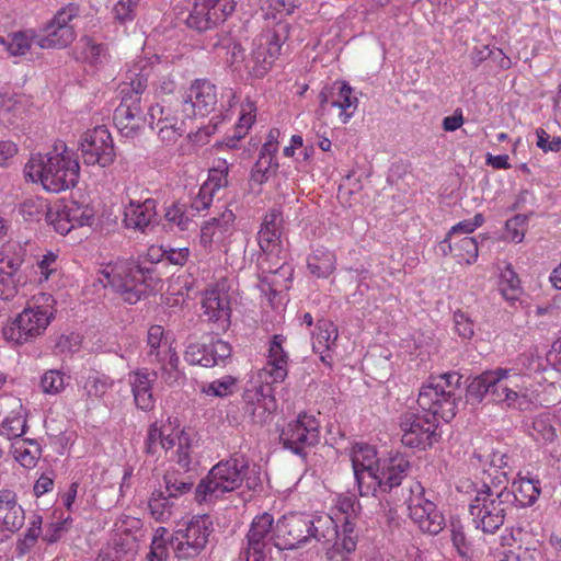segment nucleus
Masks as SVG:
<instances>
[{"label": "nucleus", "mask_w": 561, "mask_h": 561, "mask_svg": "<svg viewBox=\"0 0 561 561\" xmlns=\"http://www.w3.org/2000/svg\"><path fill=\"white\" fill-rule=\"evenodd\" d=\"M528 217L526 215H516L508 219L505 225L506 236L510 240L519 243L525 237Z\"/></svg>", "instance_id": "62"}, {"label": "nucleus", "mask_w": 561, "mask_h": 561, "mask_svg": "<svg viewBox=\"0 0 561 561\" xmlns=\"http://www.w3.org/2000/svg\"><path fill=\"white\" fill-rule=\"evenodd\" d=\"M179 362L176 352L154 362L161 365V379L169 386L179 385L183 379V374L179 369Z\"/></svg>", "instance_id": "53"}, {"label": "nucleus", "mask_w": 561, "mask_h": 561, "mask_svg": "<svg viewBox=\"0 0 561 561\" xmlns=\"http://www.w3.org/2000/svg\"><path fill=\"white\" fill-rule=\"evenodd\" d=\"M25 256L24 249L16 243H9L0 250V273L16 275Z\"/></svg>", "instance_id": "42"}, {"label": "nucleus", "mask_w": 561, "mask_h": 561, "mask_svg": "<svg viewBox=\"0 0 561 561\" xmlns=\"http://www.w3.org/2000/svg\"><path fill=\"white\" fill-rule=\"evenodd\" d=\"M157 202L152 198L130 201L124 210V221L128 228L144 231L156 219Z\"/></svg>", "instance_id": "28"}, {"label": "nucleus", "mask_w": 561, "mask_h": 561, "mask_svg": "<svg viewBox=\"0 0 561 561\" xmlns=\"http://www.w3.org/2000/svg\"><path fill=\"white\" fill-rule=\"evenodd\" d=\"M0 436L8 440L22 439L21 436L26 431V420L22 415H11L3 420L0 426Z\"/></svg>", "instance_id": "57"}, {"label": "nucleus", "mask_w": 561, "mask_h": 561, "mask_svg": "<svg viewBox=\"0 0 561 561\" xmlns=\"http://www.w3.org/2000/svg\"><path fill=\"white\" fill-rule=\"evenodd\" d=\"M78 58L98 67L106 59V48L102 44H96L91 37L82 36L78 43Z\"/></svg>", "instance_id": "45"}, {"label": "nucleus", "mask_w": 561, "mask_h": 561, "mask_svg": "<svg viewBox=\"0 0 561 561\" xmlns=\"http://www.w3.org/2000/svg\"><path fill=\"white\" fill-rule=\"evenodd\" d=\"M168 222L175 225L180 230L188 229L191 218L185 214L182 205L174 204L170 206L164 215Z\"/></svg>", "instance_id": "64"}, {"label": "nucleus", "mask_w": 561, "mask_h": 561, "mask_svg": "<svg viewBox=\"0 0 561 561\" xmlns=\"http://www.w3.org/2000/svg\"><path fill=\"white\" fill-rule=\"evenodd\" d=\"M337 336V328L333 322L325 319L317 322L316 331L312 333V350L328 366L331 365L330 353L336 347Z\"/></svg>", "instance_id": "29"}, {"label": "nucleus", "mask_w": 561, "mask_h": 561, "mask_svg": "<svg viewBox=\"0 0 561 561\" xmlns=\"http://www.w3.org/2000/svg\"><path fill=\"white\" fill-rule=\"evenodd\" d=\"M229 167L230 165L227 160H216L213 168L208 172L207 180L203 185L208 186V188L215 194L221 188H225L228 185Z\"/></svg>", "instance_id": "51"}, {"label": "nucleus", "mask_w": 561, "mask_h": 561, "mask_svg": "<svg viewBox=\"0 0 561 561\" xmlns=\"http://www.w3.org/2000/svg\"><path fill=\"white\" fill-rule=\"evenodd\" d=\"M98 280L110 286L128 304H136L149 290L157 288L159 279L150 270L142 268L128 260H117L103 264Z\"/></svg>", "instance_id": "5"}, {"label": "nucleus", "mask_w": 561, "mask_h": 561, "mask_svg": "<svg viewBox=\"0 0 561 561\" xmlns=\"http://www.w3.org/2000/svg\"><path fill=\"white\" fill-rule=\"evenodd\" d=\"M49 206L42 197H30L21 203L19 211L26 221H39L43 216L46 217Z\"/></svg>", "instance_id": "52"}, {"label": "nucleus", "mask_w": 561, "mask_h": 561, "mask_svg": "<svg viewBox=\"0 0 561 561\" xmlns=\"http://www.w3.org/2000/svg\"><path fill=\"white\" fill-rule=\"evenodd\" d=\"M236 231V215L226 208L218 216L204 221L201 227L199 244L205 250L213 251L227 245Z\"/></svg>", "instance_id": "19"}, {"label": "nucleus", "mask_w": 561, "mask_h": 561, "mask_svg": "<svg viewBox=\"0 0 561 561\" xmlns=\"http://www.w3.org/2000/svg\"><path fill=\"white\" fill-rule=\"evenodd\" d=\"M150 126L157 129L161 141L170 145L175 142L184 133V123L171 105L154 104L149 108Z\"/></svg>", "instance_id": "22"}, {"label": "nucleus", "mask_w": 561, "mask_h": 561, "mask_svg": "<svg viewBox=\"0 0 561 561\" xmlns=\"http://www.w3.org/2000/svg\"><path fill=\"white\" fill-rule=\"evenodd\" d=\"M461 377L456 373L431 378L419 393V412H407L401 416V442L411 448L425 449L439 438L438 420L449 422L456 415L461 399Z\"/></svg>", "instance_id": "1"}, {"label": "nucleus", "mask_w": 561, "mask_h": 561, "mask_svg": "<svg viewBox=\"0 0 561 561\" xmlns=\"http://www.w3.org/2000/svg\"><path fill=\"white\" fill-rule=\"evenodd\" d=\"M37 42L35 30L28 28L24 31L11 32L7 35H0V45L14 57L25 56L33 43Z\"/></svg>", "instance_id": "34"}, {"label": "nucleus", "mask_w": 561, "mask_h": 561, "mask_svg": "<svg viewBox=\"0 0 561 561\" xmlns=\"http://www.w3.org/2000/svg\"><path fill=\"white\" fill-rule=\"evenodd\" d=\"M55 305L56 301L49 294L34 296L24 309L2 328L3 337L18 345L33 342L45 333L54 319Z\"/></svg>", "instance_id": "6"}, {"label": "nucleus", "mask_w": 561, "mask_h": 561, "mask_svg": "<svg viewBox=\"0 0 561 561\" xmlns=\"http://www.w3.org/2000/svg\"><path fill=\"white\" fill-rule=\"evenodd\" d=\"M289 38V25L277 23L254 41V48L245 62V69L254 78H263L271 69L280 51L282 44Z\"/></svg>", "instance_id": "11"}, {"label": "nucleus", "mask_w": 561, "mask_h": 561, "mask_svg": "<svg viewBox=\"0 0 561 561\" xmlns=\"http://www.w3.org/2000/svg\"><path fill=\"white\" fill-rule=\"evenodd\" d=\"M499 290L503 298L514 304L523 293L520 280L511 264H507L501 272Z\"/></svg>", "instance_id": "44"}, {"label": "nucleus", "mask_w": 561, "mask_h": 561, "mask_svg": "<svg viewBox=\"0 0 561 561\" xmlns=\"http://www.w3.org/2000/svg\"><path fill=\"white\" fill-rule=\"evenodd\" d=\"M335 507L344 515L345 529L353 525L352 519L356 516L359 504L354 495H340L335 502Z\"/></svg>", "instance_id": "59"}, {"label": "nucleus", "mask_w": 561, "mask_h": 561, "mask_svg": "<svg viewBox=\"0 0 561 561\" xmlns=\"http://www.w3.org/2000/svg\"><path fill=\"white\" fill-rule=\"evenodd\" d=\"M114 124L121 135L126 138H135L145 126L141 105L137 100L124 96L121 104L114 111Z\"/></svg>", "instance_id": "25"}, {"label": "nucleus", "mask_w": 561, "mask_h": 561, "mask_svg": "<svg viewBox=\"0 0 561 561\" xmlns=\"http://www.w3.org/2000/svg\"><path fill=\"white\" fill-rule=\"evenodd\" d=\"M202 308L207 320L217 324L219 330L226 331L230 325L231 308L229 295L219 287L205 290Z\"/></svg>", "instance_id": "24"}, {"label": "nucleus", "mask_w": 561, "mask_h": 561, "mask_svg": "<svg viewBox=\"0 0 561 561\" xmlns=\"http://www.w3.org/2000/svg\"><path fill=\"white\" fill-rule=\"evenodd\" d=\"M557 419L549 413H541L534 417L529 435L540 445H547L557 438Z\"/></svg>", "instance_id": "37"}, {"label": "nucleus", "mask_w": 561, "mask_h": 561, "mask_svg": "<svg viewBox=\"0 0 561 561\" xmlns=\"http://www.w3.org/2000/svg\"><path fill=\"white\" fill-rule=\"evenodd\" d=\"M184 359L190 365L216 366V360L210 357L208 344L191 343L185 350Z\"/></svg>", "instance_id": "54"}, {"label": "nucleus", "mask_w": 561, "mask_h": 561, "mask_svg": "<svg viewBox=\"0 0 561 561\" xmlns=\"http://www.w3.org/2000/svg\"><path fill=\"white\" fill-rule=\"evenodd\" d=\"M44 34L37 35L36 44L43 49L62 48L71 44L76 38L73 27H60L49 21L44 27Z\"/></svg>", "instance_id": "32"}, {"label": "nucleus", "mask_w": 561, "mask_h": 561, "mask_svg": "<svg viewBox=\"0 0 561 561\" xmlns=\"http://www.w3.org/2000/svg\"><path fill=\"white\" fill-rule=\"evenodd\" d=\"M300 0H266L262 7L266 20L282 19L301 7Z\"/></svg>", "instance_id": "50"}, {"label": "nucleus", "mask_w": 561, "mask_h": 561, "mask_svg": "<svg viewBox=\"0 0 561 561\" xmlns=\"http://www.w3.org/2000/svg\"><path fill=\"white\" fill-rule=\"evenodd\" d=\"M147 82L148 72L145 68H141L140 71H138L137 67L129 69L126 75V81L119 85L122 99L126 96L140 103V95L147 88Z\"/></svg>", "instance_id": "41"}, {"label": "nucleus", "mask_w": 561, "mask_h": 561, "mask_svg": "<svg viewBox=\"0 0 561 561\" xmlns=\"http://www.w3.org/2000/svg\"><path fill=\"white\" fill-rule=\"evenodd\" d=\"M478 242L472 237H463L454 241V256L460 264L471 265L478 260Z\"/></svg>", "instance_id": "49"}, {"label": "nucleus", "mask_w": 561, "mask_h": 561, "mask_svg": "<svg viewBox=\"0 0 561 561\" xmlns=\"http://www.w3.org/2000/svg\"><path fill=\"white\" fill-rule=\"evenodd\" d=\"M283 216L278 209H271L264 216L257 232V243L265 254H274L279 249Z\"/></svg>", "instance_id": "26"}, {"label": "nucleus", "mask_w": 561, "mask_h": 561, "mask_svg": "<svg viewBox=\"0 0 561 561\" xmlns=\"http://www.w3.org/2000/svg\"><path fill=\"white\" fill-rule=\"evenodd\" d=\"M216 85L205 79H196L185 91L182 112L186 117H205L218 104Z\"/></svg>", "instance_id": "16"}, {"label": "nucleus", "mask_w": 561, "mask_h": 561, "mask_svg": "<svg viewBox=\"0 0 561 561\" xmlns=\"http://www.w3.org/2000/svg\"><path fill=\"white\" fill-rule=\"evenodd\" d=\"M285 337L274 335L270 342L266 363L256 374L257 382L278 383L283 382L288 375V354L283 348Z\"/></svg>", "instance_id": "20"}, {"label": "nucleus", "mask_w": 561, "mask_h": 561, "mask_svg": "<svg viewBox=\"0 0 561 561\" xmlns=\"http://www.w3.org/2000/svg\"><path fill=\"white\" fill-rule=\"evenodd\" d=\"M309 514L288 513L275 524V547L279 550H294L310 542L308 531Z\"/></svg>", "instance_id": "14"}, {"label": "nucleus", "mask_w": 561, "mask_h": 561, "mask_svg": "<svg viewBox=\"0 0 561 561\" xmlns=\"http://www.w3.org/2000/svg\"><path fill=\"white\" fill-rule=\"evenodd\" d=\"M148 508L152 518L167 523L174 516L176 505L163 491L154 490L149 497Z\"/></svg>", "instance_id": "40"}, {"label": "nucleus", "mask_w": 561, "mask_h": 561, "mask_svg": "<svg viewBox=\"0 0 561 561\" xmlns=\"http://www.w3.org/2000/svg\"><path fill=\"white\" fill-rule=\"evenodd\" d=\"M214 531V523L209 515H195L183 527L178 528L171 537V546L180 559L198 556L208 543Z\"/></svg>", "instance_id": "10"}, {"label": "nucleus", "mask_w": 561, "mask_h": 561, "mask_svg": "<svg viewBox=\"0 0 561 561\" xmlns=\"http://www.w3.org/2000/svg\"><path fill=\"white\" fill-rule=\"evenodd\" d=\"M163 482L165 486L164 493L171 499H176L178 496L190 492L193 486V482L179 479L171 472H167L164 474Z\"/></svg>", "instance_id": "58"}, {"label": "nucleus", "mask_w": 561, "mask_h": 561, "mask_svg": "<svg viewBox=\"0 0 561 561\" xmlns=\"http://www.w3.org/2000/svg\"><path fill=\"white\" fill-rule=\"evenodd\" d=\"M410 518L423 533L437 535L443 530L445 519L436 505L425 495L424 488L415 483L408 500Z\"/></svg>", "instance_id": "13"}, {"label": "nucleus", "mask_w": 561, "mask_h": 561, "mask_svg": "<svg viewBox=\"0 0 561 561\" xmlns=\"http://www.w3.org/2000/svg\"><path fill=\"white\" fill-rule=\"evenodd\" d=\"M243 398L247 412L252 415L256 423H265L277 409L272 386L257 382V379L251 381V387L245 389Z\"/></svg>", "instance_id": "23"}, {"label": "nucleus", "mask_w": 561, "mask_h": 561, "mask_svg": "<svg viewBox=\"0 0 561 561\" xmlns=\"http://www.w3.org/2000/svg\"><path fill=\"white\" fill-rule=\"evenodd\" d=\"M14 459L24 468H34L41 457L39 444L34 439H16L11 444Z\"/></svg>", "instance_id": "39"}, {"label": "nucleus", "mask_w": 561, "mask_h": 561, "mask_svg": "<svg viewBox=\"0 0 561 561\" xmlns=\"http://www.w3.org/2000/svg\"><path fill=\"white\" fill-rule=\"evenodd\" d=\"M278 168L276 158H259L252 171V179L256 182H265Z\"/></svg>", "instance_id": "61"}, {"label": "nucleus", "mask_w": 561, "mask_h": 561, "mask_svg": "<svg viewBox=\"0 0 561 561\" xmlns=\"http://www.w3.org/2000/svg\"><path fill=\"white\" fill-rule=\"evenodd\" d=\"M25 520V513L18 503L16 493L12 490H0V527L1 530L18 531Z\"/></svg>", "instance_id": "27"}, {"label": "nucleus", "mask_w": 561, "mask_h": 561, "mask_svg": "<svg viewBox=\"0 0 561 561\" xmlns=\"http://www.w3.org/2000/svg\"><path fill=\"white\" fill-rule=\"evenodd\" d=\"M157 379V373L147 369L137 370L129 375L136 405L144 410H151L154 405L152 383Z\"/></svg>", "instance_id": "30"}, {"label": "nucleus", "mask_w": 561, "mask_h": 561, "mask_svg": "<svg viewBox=\"0 0 561 561\" xmlns=\"http://www.w3.org/2000/svg\"><path fill=\"white\" fill-rule=\"evenodd\" d=\"M25 98L10 88L0 91V107L7 112L18 113L24 105Z\"/></svg>", "instance_id": "63"}, {"label": "nucleus", "mask_w": 561, "mask_h": 561, "mask_svg": "<svg viewBox=\"0 0 561 561\" xmlns=\"http://www.w3.org/2000/svg\"><path fill=\"white\" fill-rule=\"evenodd\" d=\"M237 93L232 88H225L220 93L221 112L219 115L210 119L213 130H217L219 126L227 119L231 118L230 110L237 102Z\"/></svg>", "instance_id": "55"}, {"label": "nucleus", "mask_w": 561, "mask_h": 561, "mask_svg": "<svg viewBox=\"0 0 561 561\" xmlns=\"http://www.w3.org/2000/svg\"><path fill=\"white\" fill-rule=\"evenodd\" d=\"M310 541L331 542L339 536L337 522L329 514H309Z\"/></svg>", "instance_id": "35"}, {"label": "nucleus", "mask_w": 561, "mask_h": 561, "mask_svg": "<svg viewBox=\"0 0 561 561\" xmlns=\"http://www.w3.org/2000/svg\"><path fill=\"white\" fill-rule=\"evenodd\" d=\"M512 505L513 494L506 486L483 484L476 491L469 504V514L477 529L484 534H494L504 524Z\"/></svg>", "instance_id": "7"}, {"label": "nucleus", "mask_w": 561, "mask_h": 561, "mask_svg": "<svg viewBox=\"0 0 561 561\" xmlns=\"http://www.w3.org/2000/svg\"><path fill=\"white\" fill-rule=\"evenodd\" d=\"M139 0H118L113 7V15L119 23H127L135 19Z\"/></svg>", "instance_id": "60"}, {"label": "nucleus", "mask_w": 561, "mask_h": 561, "mask_svg": "<svg viewBox=\"0 0 561 561\" xmlns=\"http://www.w3.org/2000/svg\"><path fill=\"white\" fill-rule=\"evenodd\" d=\"M248 463L243 456L236 455L211 468L196 488V500L210 503L242 485Z\"/></svg>", "instance_id": "9"}, {"label": "nucleus", "mask_w": 561, "mask_h": 561, "mask_svg": "<svg viewBox=\"0 0 561 561\" xmlns=\"http://www.w3.org/2000/svg\"><path fill=\"white\" fill-rule=\"evenodd\" d=\"M113 387V380L98 371L89 374L82 383L84 394L91 399L102 398Z\"/></svg>", "instance_id": "48"}, {"label": "nucleus", "mask_w": 561, "mask_h": 561, "mask_svg": "<svg viewBox=\"0 0 561 561\" xmlns=\"http://www.w3.org/2000/svg\"><path fill=\"white\" fill-rule=\"evenodd\" d=\"M33 270L36 280L39 284L57 278L60 274V262L58 260V255L54 252H47L38 256Z\"/></svg>", "instance_id": "43"}, {"label": "nucleus", "mask_w": 561, "mask_h": 561, "mask_svg": "<svg viewBox=\"0 0 561 561\" xmlns=\"http://www.w3.org/2000/svg\"><path fill=\"white\" fill-rule=\"evenodd\" d=\"M307 267L311 275L318 278H327L335 271L336 256L325 248H317L308 256Z\"/></svg>", "instance_id": "36"}, {"label": "nucleus", "mask_w": 561, "mask_h": 561, "mask_svg": "<svg viewBox=\"0 0 561 561\" xmlns=\"http://www.w3.org/2000/svg\"><path fill=\"white\" fill-rule=\"evenodd\" d=\"M319 422L309 414H299L283 428L280 439L284 446L299 454L305 447L318 444L320 439Z\"/></svg>", "instance_id": "18"}, {"label": "nucleus", "mask_w": 561, "mask_h": 561, "mask_svg": "<svg viewBox=\"0 0 561 561\" xmlns=\"http://www.w3.org/2000/svg\"><path fill=\"white\" fill-rule=\"evenodd\" d=\"M196 443V434L193 431L181 428L176 419L168 417L165 421L150 425L146 438V451L156 455L159 449L168 451L176 447L175 461L183 469H188Z\"/></svg>", "instance_id": "8"}, {"label": "nucleus", "mask_w": 561, "mask_h": 561, "mask_svg": "<svg viewBox=\"0 0 561 561\" xmlns=\"http://www.w3.org/2000/svg\"><path fill=\"white\" fill-rule=\"evenodd\" d=\"M350 458L362 496L375 495L378 490H391L405 477L409 462L402 455L379 459L376 449L367 444L353 445Z\"/></svg>", "instance_id": "2"}, {"label": "nucleus", "mask_w": 561, "mask_h": 561, "mask_svg": "<svg viewBox=\"0 0 561 561\" xmlns=\"http://www.w3.org/2000/svg\"><path fill=\"white\" fill-rule=\"evenodd\" d=\"M83 162L88 165L108 167L114 162L115 150L110 131L99 126L87 131L80 142Z\"/></svg>", "instance_id": "15"}, {"label": "nucleus", "mask_w": 561, "mask_h": 561, "mask_svg": "<svg viewBox=\"0 0 561 561\" xmlns=\"http://www.w3.org/2000/svg\"><path fill=\"white\" fill-rule=\"evenodd\" d=\"M275 539L274 517L268 513L256 516L251 523L239 561H266L272 547H275Z\"/></svg>", "instance_id": "12"}, {"label": "nucleus", "mask_w": 561, "mask_h": 561, "mask_svg": "<svg viewBox=\"0 0 561 561\" xmlns=\"http://www.w3.org/2000/svg\"><path fill=\"white\" fill-rule=\"evenodd\" d=\"M510 492L513 494V501H517L520 506H531L541 493V484L537 478L518 473L513 481V490Z\"/></svg>", "instance_id": "33"}, {"label": "nucleus", "mask_w": 561, "mask_h": 561, "mask_svg": "<svg viewBox=\"0 0 561 561\" xmlns=\"http://www.w3.org/2000/svg\"><path fill=\"white\" fill-rule=\"evenodd\" d=\"M147 344L149 347L148 355L150 362L153 363L162 357L174 353L172 343L169 341L164 329L161 325H151L148 330Z\"/></svg>", "instance_id": "38"}, {"label": "nucleus", "mask_w": 561, "mask_h": 561, "mask_svg": "<svg viewBox=\"0 0 561 561\" xmlns=\"http://www.w3.org/2000/svg\"><path fill=\"white\" fill-rule=\"evenodd\" d=\"M46 221L56 232L62 236L68 234L72 230L66 203L50 205L46 214Z\"/></svg>", "instance_id": "46"}, {"label": "nucleus", "mask_w": 561, "mask_h": 561, "mask_svg": "<svg viewBox=\"0 0 561 561\" xmlns=\"http://www.w3.org/2000/svg\"><path fill=\"white\" fill-rule=\"evenodd\" d=\"M468 397L481 402L485 397L507 409L526 411L533 404L529 378L516 368L485 370L470 382Z\"/></svg>", "instance_id": "3"}, {"label": "nucleus", "mask_w": 561, "mask_h": 561, "mask_svg": "<svg viewBox=\"0 0 561 561\" xmlns=\"http://www.w3.org/2000/svg\"><path fill=\"white\" fill-rule=\"evenodd\" d=\"M68 216L72 225V229L78 227H91L95 220V211L91 205L80 204L75 201L66 203Z\"/></svg>", "instance_id": "47"}, {"label": "nucleus", "mask_w": 561, "mask_h": 561, "mask_svg": "<svg viewBox=\"0 0 561 561\" xmlns=\"http://www.w3.org/2000/svg\"><path fill=\"white\" fill-rule=\"evenodd\" d=\"M358 106V99L353 94L352 87L342 81L334 82L329 89L320 93V107L339 108V118L342 124L348 123Z\"/></svg>", "instance_id": "21"}, {"label": "nucleus", "mask_w": 561, "mask_h": 561, "mask_svg": "<svg viewBox=\"0 0 561 561\" xmlns=\"http://www.w3.org/2000/svg\"><path fill=\"white\" fill-rule=\"evenodd\" d=\"M80 167L75 152L64 142H57L47 154H32L24 167V176L41 183L50 193L73 187L79 180Z\"/></svg>", "instance_id": "4"}, {"label": "nucleus", "mask_w": 561, "mask_h": 561, "mask_svg": "<svg viewBox=\"0 0 561 561\" xmlns=\"http://www.w3.org/2000/svg\"><path fill=\"white\" fill-rule=\"evenodd\" d=\"M255 112L256 107L254 102L247 100L241 104L240 116L234 125L233 131L230 135H227L221 142L218 144L219 147H226L229 149L237 148V144L239 140L245 137L249 129L255 122Z\"/></svg>", "instance_id": "31"}, {"label": "nucleus", "mask_w": 561, "mask_h": 561, "mask_svg": "<svg viewBox=\"0 0 561 561\" xmlns=\"http://www.w3.org/2000/svg\"><path fill=\"white\" fill-rule=\"evenodd\" d=\"M67 383L68 377L56 369L46 371L41 379L42 390L47 394H58L62 392Z\"/></svg>", "instance_id": "56"}, {"label": "nucleus", "mask_w": 561, "mask_h": 561, "mask_svg": "<svg viewBox=\"0 0 561 561\" xmlns=\"http://www.w3.org/2000/svg\"><path fill=\"white\" fill-rule=\"evenodd\" d=\"M234 9V0H195L186 23L197 31H206L226 21Z\"/></svg>", "instance_id": "17"}]
</instances>
